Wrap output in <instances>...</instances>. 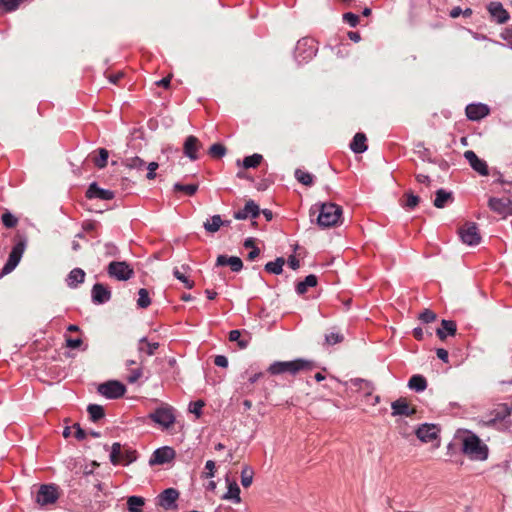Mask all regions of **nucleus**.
<instances>
[{
  "label": "nucleus",
  "instance_id": "obj_53",
  "mask_svg": "<svg viewBox=\"0 0 512 512\" xmlns=\"http://www.w3.org/2000/svg\"><path fill=\"white\" fill-rule=\"evenodd\" d=\"M136 451L127 449L124 452H122L121 460L124 461L126 465L134 462L136 460Z\"/></svg>",
  "mask_w": 512,
  "mask_h": 512
},
{
  "label": "nucleus",
  "instance_id": "obj_5",
  "mask_svg": "<svg viewBox=\"0 0 512 512\" xmlns=\"http://www.w3.org/2000/svg\"><path fill=\"white\" fill-rule=\"evenodd\" d=\"M461 241L469 246L478 245L481 242V235L476 223L466 222L458 229Z\"/></svg>",
  "mask_w": 512,
  "mask_h": 512
},
{
  "label": "nucleus",
  "instance_id": "obj_44",
  "mask_svg": "<svg viewBox=\"0 0 512 512\" xmlns=\"http://www.w3.org/2000/svg\"><path fill=\"white\" fill-rule=\"evenodd\" d=\"M138 295L139 297L137 300V305L143 309L147 308L151 304L148 290L145 288H141L138 292Z\"/></svg>",
  "mask_w": 512,
  "mask_h": 512
},
{
  "label": "nucleus",
  "instance_id": "obj_19",
  "mask_svg": "<svg viewBox=\"0 0 512 512\" xmlns=\"http://www.w3.org/2000/svg\"><path fill=\"white\" fill-rule=\"evenodd\" d=\"M487 9L497 23L504 24L506 23L510 16L506 9H504L503 5L500 2H490L487 6Z\"/></svg>",
  "mask_w": 512,
  "mask_h": 512
},
{
  "label": "nucleus",
  "instance_id": "obj_60",
  "mask_svg": "<svg viewBox=\"0 0 512 512\" xmlns=\"http://www.w3.org/2000/svg\"><path fill=\"white\" fill-rule=\"evenodd\" d=\"M437 357L441 359L443 362L448 363L449 355L448 351L444 348H438L436 350Z\"/></svg>",
  "mask_w": 512,
  "mask_h": 512
},
{
  "label": "nucleus",
  "instance_id": "obj_24",
  "mask_svg": "<svg viewBox=\"0 0 512 512\" xmlns=\"http://www.w3.org/2000/svg\"><path fill=\"white\" fill-rule=\"evenodd\" d=\"M456 331L457 325L454 321L443 319L441 321V327L436 330V335L440 340H445L447 336H454Z\"/></svg>",
  "mask_w": 512,
  "mask_h": 512
},
{
  "label": "nucleus",
  "instance_id": "obj_57",
  "mask_svg": "<svg viewBox=\"0 0 512 512\" xmlns=\"http://www.w3.org/2000/svg\"><path fill=\"white\" fill-rule=\"evenodd\" d=\"M158 166L159 165H158L157 162H150L148 164V166H147L148 172H147V175H146L147 179L152 180V179H154L156 177L155 171L157 170Z\"/></svg>",
  "mask_w": 512,
  "mask_h": 512
},
{
  "label": "nucleus",
  "instance_id": "obj_7",
  "mask_svg": "<svg viewBox=\"0 0 512 512\" xmlns=\"http://www.w3.org/2000/svg\"><path fill=\"white\" fill-rule=\"evenodd\" d=\"M98 392L108 399H118L126 392V387L119 381L111 380L98 386Z\"/></svg>",
  "mask_w": 512,
  "mask_h": 512
},
{
  "label": "nucleus",
  "instance_id": "obj_39",
  "mask_svg": "<svg viewBox=\"0 0 512 512\" xmlns=\"http://www.w3.org/2000/svg\"><path fill=\"white\" fill-rule=\"evenodd\" d=\"M295 178L305 186H311L313 184V175L302 170L296 169Z\"/></svg>",
  "mask_w": 512,
  "mask_h": 512
},
{
  "label": "nucleus",
  "instance_id": "obj_35",
  "mask_svg": "<svg viewBox=\"0 0 512 512\" xmlns=\"http://www.w3.org/2000/svg\"><path fill=\"white\" fill-rule=\"evenodd\" d=\"M144 498L140 496H130L127 499L128 510L130 512H142V506L144 505Z\"/></svg>",
  "mask_w": 512,
  "mask_h": 512
},
{
  "label": "nucleus",
  "instance_id": "obj_51",
  "mask_svg": "<svg viewBox=\"0 0 512 512\" xmlns=\"http://www.w3.org/2000/svg\"><path fill=\"white\" fill-rule=\"evenodd\" d=\"M437 318V315L435 312H433L432 310H429V309H425L422 313H420L419 315V319L423 322V323H431L433 321H435Z\"/></svg>",
  "mask_w": 512,
  "mask_h": 512
},
{
  "label": "nucleus",
  "instance_id": "obj_17",
  "mask_svg": "<svg viewBox=\"0 0 512 512\" xmlns=\"http://www.w3.org/2000/svg\"><path fill=\"white\" fill-rule=\"evenodd\" d=\"M439 428L434 424H422L416 430V436L422 442H430L438 437Z\"/></svg>",
  "mask_w": 512,
  "mask_h": 512
},
{
  "label": "nucleus",
  "instance_id": "obj_59",
  "mask_svg": "<svg viewBox=\"0 0 512 512\" xmlns=\"http://www.w3.org/2000/svg\"><path fill=\"white\" fill-rule=\"evenodd\" d=\"M214 364L218 367L226 368L228 366V359L224 355H217L214 359Z\"/></svg>",
  "mask_w": 512,
  "mask_h": 512
},
{
  "label": "nucleus",
  "instance_id": "obj_4",
  "mask_svg": "<svg viewBox=\"0 0 512 512\" xmlns=\"http://www.w3.org/2000/svg\"><path fill=\"white\" fill-rule=\"evenodd\" d=\"M26 248V240L21 238L12 248L8 260L5 263L1 276L11 273L19 264Z\"/></svg>",
  "mask_w": 512,
  "mask_h": 512
},
{
  "label": "nucleus",
  "instance_id": "obj_52",
  "mask_svg": "<svg viewBox=\"0 0 512 512\" xmlns=\"http://www.w3.org/2000/svg\"><path fill=\"white\" fill-rule=\"evenodd\" d=\"M511 414V409L506 405H503L499 411H497L495 418L490 423H495L497 420H503Z\"/></svg>",
  "mask_w": 512,
  "mask_h": 512
},
{
  "label": "nucleus",
  "instance_id": "obj_1",
  "mask_svg": "<svg viewBox=\"0 0 512 512\" xmlns=\"http://www.w3.org/2000/svg\"><path fill=\"white\" fill-rule=\"evenodd\" d=\"M314 368H316V363L313 360L298 358L292 361H276L269 366L268 372L272 375L288 373L295 376Z\"/></svg>",
  "mask_w": 512,
  "mask_h": 512
},
{
  "label": "nucleus",
  "instance_id": "obj_36",
  "mask_svg": "<svg viewBox=\"0 0 512 512\" xmlns=\"http://www.w3.org/2000/svg\"><path fill=\"white\" fill-rule=\"evenodd\" d=\"M353 385L357 386L359 390L363 391L365 396H370L374 390L372 382L365 379L357 378L353 380Z\"/></svg>",
  "mask_w": 512,
  "mask_h": 512
},
{
  "label": "nucleus",
  "instance_id": "obj_38",
  "mask_svg": "<svg viewBox=\"0 0 512 512\" xmlns=\"http://www.w3.org/2000/svg\"><path fill=\"white\" fill-rule=\"evenodd\" d=\"M254 476V471L249 466H244L241 471V484L243 487L247 488L252 484Z\"/></svg>",
  "mask_w": 512,
  "mask_h": 512
},
{
  "label": "nucleus",
  "instance_id": "obj_20",
  "mask_svg": "<svg viewBox=\"0 0 512 512\" xmlns=\"http://www.w3.org/2000/svg\"><path fill=\"white\" fill-rule=\"evenodd\" d=\"M179 497V492L174 488L165 489L159 496V505L168 510L175 507V502Z\"/></svg>",
  "mask_w": 512,
  "mask_h": 512
},
{
  "label": "nucleus",
  "instance_id": "obj_58",
  "mask_svg": "<svg viewBox=\"0 0 512 512\" xmlns=\"http://www.w3.org/2000/svg\"><path fill=\"white\" fill-rule=\"evenodd\" d=\"M82 340L80 338H76V339H73V338H67L66 339V346L71 348V349H77L79 348L81 345H82Z\"/></svg>",
  "mask_w": 512,
  "mask_h": 512
},
{
  "label": "nucleus",
  "instance_id": "obj_64",
  "mask_svg": "<svg viewBox=\"0 0 512 512\" xmlns=\"http://www.w3.org/2000/svg\"><path fill=\"white\" fill-rule=\"evenodd\" d=\"M124 76L123 72H117L115 74H111L108 76V79L111 83L117 84L118 81Z\"/></svg>",
  "mask_w": 512,
  "mask_h": 512
},
{
  "label": "nucleus",
  "instance_id": "obj_48",
  "mask_svg": "<svg viewBox=\"0 0 512 512\" xmlns=\"http://www.w3.org/2000/svg\"><path fill=\"white\" fill-rule=\"evenodd\" d=\"M343 339V335L338 332H330L325 336V341L328 345H335L341 343Z\"/></svg>",
  "mask_w": 512,
  "mask_h": 512
},
{
  "label": "nucleus",
  "instance_id": "obj_8",
  "mask_svg": "<svg viewBox=\"0 0 512 512\" xmlns=\"http://www.w3.org/2000/svg\"><path fill=\"white\" fill-rule=\"evenodd\" d=\"M107 272L111 277L116 278L120 281L129 280L133 275L134 271L130 265L125 262L113 261L108 265Z\"/></svg>",
  "mask_w": 512,
  "mask_h": 512
},
{
  "label": "nucleus",
  "instance_id": "obj_27",
  "mask_svg": "<svg viewBox=\"0 0 512 512\" xmlns=\"http://www.w3.org/2000/svg\"><path fill=\"white\" fill-rule=\"evenodd\" d=\"M317 285V277L313 274H310L305 277L303 281H300L296 285V292L299 295H303L307 292L308 288L314 287Z\"/></svg>",
  "mask_w": 512,
  "mask_h": 512
},
{
  "label": "nucleus",
  "instance_id": "obj_61",
  "mask_svg": "<svg viewBox=\"0 0 512 512\" xmlns=\"http://www.w3.org/2000/svg\"><path fill=\"white\" fill-rule=\"evenodd\" d=\"M74 428L76 429L75 431V437L78 439V440H83L85 439L86 437V432L80 427L79 424H75L74 425Z\"/></svg>",
  "mask_w": 512,
  "mask_h": 512
},
{
  "label": "nucleus",
  "instance_id": "obj_56",
  "mask_svg": "<svg viewBox=\"0 0 512 512\" xmlns=\"http://www.w3.org/2000/svg\"><path fill=\"white\" fill-rule=\"evenodd\" d=\"M141 376H142L141 368L131 369L130 374L127 377V381L129 383H135L136 381H138L141 378Z\"/></svg>",
  "mask_w": 512,
  "mask_h": 512
},
{
  "label": "nucleus",
  "instance_id": "obj_28",
  "mask_svg": "<svg viewBox=\"0 0 512 512\" xmlns=\"http://www.w3.org/2000/svg\"><path fill=\"white\" fill-rule=\"evenodd\" d=\"M158 342H148L146 337H143L139 340L138 351L139 353H145L148 356H152L155 351L158 349Z\"/></svg>",
  "mask_w": 512,
  "mask_h": 512
},
{
  "label": "nucleus",
  "instance_id": "obj_41",
  "mask_svg": "<svg viewBox=\"0 0 512 512\" xmlns=\"http://www.w3.org/2000/svg\"><path fill=\"white\" fill-rule=\"evenodd\" d=\"M122 457V446L120 443L115 442L112 444L111 452H110V461L112 464L116 465L120 463Z\"/></svg>",
  "mask_w": 512,
  "mask_h": 512
},
{
  "label": "nucleus",
  "instance_id": "obj_16",
  "mask_svg": "<svg viewBox=\"0 0 512 512\" xmlns=\"http://www.w3.org/2000/svg\"><path fill=\"white\" fill-rule=\"evenodd\" d=\"M202 147L199 139L193 135L188 136L183 144V153L190 160L195 161L198 159L197 152Z\"/></svg>",
  "mask_w": 512,
  "mask_h": 512
},
{
  "label": "nucleus",
  "instance_id": "obj_43",
  "mask_svg": "<svg viewBox=\"0 0 512 512\" xmlns=\"http://www.w3.org/2000/svg\"><path fill=\"white\" fill-rule=\"evenodd\" d=\"M98 151L99 156L94 159V164L96 167L102 169L105 168L107 165L109 152L105 148H100Z\"/></svg>",
  "mask_w": 512,
  "mask_h": 512
},
{
  "label": "nucleus",
  "instance_id": "obj_6",
  "mask_svg": "<svg viewBox=\"0 0 512 512\" xmlns=\"http://www.w3.org/2000/svg\"><path fill=\"white\" fill-rule=\"evenodd\" d=\"M317 48L315 41L311 38L300 39L295 48V57L299 61H307L316 54Z\"/></svg>",
  "mask_w": 512,
  "mask_h": 512
},
{
  "label": "nucleus",
  "instance_id": "obj_49",
  "mask_svg": "<svg viewBox=\"0 0 512 512\" xmlns=\"http://www.w3.org/2000/svg\"><path fill=\"white\" fill-rule=\"evenodd\" d=\"M405 196L407 200L406 203L404 204V207H406L407 209H414L419 204L420 198L417 195L407 192L405 193Z\"/></svg>",
  "mask_w": 512,
  "mask_h": 512
},
{
  "label": "nucleus",
  "instance_id": "obj_29",
  "mask_svg": "<svg viewBox=\"0 0 512 512\" xmlns=\"http://www.w3.org/2000/svg\"><path fill=\"white\" fill-rule=\"evenodd\" d=\"M453 196L451 192H447L444 189L436 191V197L434 199V206L436 208H444L448 201H452Z\"/></svg>",
  "mask_w": 512,
  "mask_h": 512
},
{
  "label": "nucleus",
  "instance_id": "obj_21",
  "mask_svg": "<svg viewBox=\"0 0 512 512\" xmlns=\"http://www.w3.org/2000/svg\"><path fill=\"white\" fill-rule=\"evenodd\" d=\"M111 299V291L105 285L96 283L92 287V301L96 304H103Z\"/></svg>",
  "mask_w": 512,
  "mask_h": 512
},
{
  "label": "nucleus",
  "instance_id": "obj_14",
  "mask_svg": "<svg viewBox=\"0 0 512 512\" xmlns=\"http://www.w3.org/2000/svg\"><path fill=\"white\" fill-rule=\"evenodd\" d=\"M464 158L468 161L473 170L478 172L482 176L489 174L487 163L480 159L474 151L467 150L464 152Z\"/></svg>",
  "mask_w": 512,
  "mask_h": 512
},
{
  "label": "nucleus",
  "instance_id": "obj_3",
  "mask_svg": "<svg viewBox=\"0 0 512 512\" xmlns=\"http://www.w3.org/2000/svg\"><path fill=\"white\" fill-rule=\"evenodd\" d=\"M342 208L335 203H323L320 206L317 223L320 227L329 228L341 223Z\"/></svg>",
  "mask_w": 512,
  "mask_h": 512
},
{
  "label": "nucleus",
  "instance_id": "obj_31",
  "mask_svg": "<svg viewBox=\"0 0 512 512\" xmlns=\"http://www.w3.org/2000/svg\"><path fill=\"white\" fill-rule=\"evenodd\" d=\"M223 224H225V222H223V220L221 219V216L214 215L211 217L210 220H207L206 222H204L203 226L207 232L216 233Z\"/></svg>",
  "mask_w": 512,
  "mask_h": 512
},
{
  "label": "nucleus",
  "instance_id": "obj_18",
  "mask_svg": "<svg viewBox=\"0 0 512 512\" xmlns=\"http://www.w3.org/2000/svg\"><path fill=\"white\" fill-rule=\"evenodd\" d=\"M260 212L259 206L253 200H248L243 209L234 213V218L237 220H245L249 217L255 219Z\"/></svg>",
  "mask_w": 512,
  "mask_h": 512
},
{
  "label": "nucleus",
  "instance_id": "obj_42",
  "mask_svg": "<svg viewBox=\"0 0 512 512\" xmlns=\"http://www.w3.org/2000/svg\"><path fill=\"white\" fill-rule=\"evenodd\" d=\"M198 190L197 184H181V183H175L174 184V191L184 192L189 196L194 195Z\"/></svg>",
  "mask_w": 512,
  "mask_h": 512
},
{
  "label": "nucleus",
  "instance_id": "obj_62",
  "mask_svg": "<svg viewBox=\"0 0 512 512\" xmlns=\"http://www.w3.org/2000/svg\"><path fill=\"white\" fill-rule=\"evenodd\" d=\"M288 265H289L293 270H297V269L300 267V262H299V260H298L294 255H291V256L288 258Z\"/></svg>",
  "mask_w": 512,
  "mask_h": 512
},
{
  "label": "nucleus",
  "instance_id": "obj_11",
  "mask_svg": "<svg viewBox=\"0 0 512 512\" xmlns=\"http://www.w3.org/2000/svg\"><path fill=\"white\" fill-rule=\"evenodd\" d=\"M488 206L493 212L503 217L512 215V200L508 198L491 197L488 201Z\"/></svg>",
  "mask_w": 512,
  "mask_h": 512
},
{
  "label": "nucleus",
  "instance_id": "obj_30",
  "mask_svg": "<svg viewBox=\"0 0 512 512\" xmlns=\"http://www.w3.org/2000/svg\"><path fill=\"white\" fill-rule=\"evenodd\" d=\"M408 387L416 392H421L426 389L427 381L422 375H413L409 379Z\"/></svg>",
  "mask_w": 512,
  "mask_h": 512
},
{
  "label": "nucleus",
  "instance_id": "obj_13",
  "mask_svg": "<svg viewBox=\"0 0 512 512\" xmlns=\"http://www.w3.org/2000/svg\"><path fill=\"white\" fill-rule=\"evenodd\" d=\"M175 457V451L173 448L165 446L158 448L154 451L152 457L149 460L150 465L165 464L170 462Z\"/></svg>",
  "mask_w": 512,
  "mask_h": 512
},
{
  "label": "nucleus",
  "instance_id": "obj_10",
  "mask_svg": "<svg viewBox=\"0 0 512 512\" xmlns=\"http://www.w3.org/2000/svg\"><path fill=\"white\" fill-rule=\"evenodd\" d=\"M149 417L164 428H169L175 422V415L171 407L158 408Z\"/></svg>",
  "mask_w": 512,
  "mask_h": 512
},
{
  "label": "nucleus",
  "instance_id": "obj_9",
  "mask_svg": "<svg viewBox=\"0 0 512 512\" xmlns=\"http://www.w3.org/2000/svg\"><path fill=\"white\" fill-rule=\"evenodd\" d=\"M58 498L59 493L57 487L53 484H44L40 486L37 492L36 502L40 506H46L55 503Z\"/></svg>",
  "mask_w": 512,
  "mask_h": 512
},
{
  "label": "nucleus",
  "instance_id": "obj_12",
  "mask_svg": "<svg viewBox=\"0 0 512 512\" xmlns=\"http://www.w3.org/2000/svg\"><path fill=\"white\" fill-rule=\"evenodd\" d=\"M392 416H412L416 413V409L412 407L408 400L404 397L393 401L391 403Z\"/></svg>",
  "mask_w": 512,
  "mask_h": 512
},
{
  "label": "nucleus",
  "instance_id": "obj_47",
  "mask_svg": "<svg viewBox=\"0 0 512 512\" xmlns=\"http://www.w3.org/2000/svg\"><path fill=\"white\" fill-rule=\"evenodd\" d=\"M173 275L181 281L186 288L192 289L194 287V282L189 280L184 273H182L178 268H174Z\"/></svg>",
  "mask_w": 512,
  "mask_h": 512
},
{
  "label": "nucleus",
  "instance_id": "obj_22",
  "mask_svg": "<svg viewBox=\"0 0 512 512\" xmlns=\"http://www.w3.org/2000/svg\"><path fill=\"white\" fill-rule=\"evenodd\" d=\"M86 197L89 199L98 198L101 200H112L114 198V192L98 187L96 183L89 185L86 191Z\"/></svg>",
  "mask_w": 512,
  "mask_h": 512
},
{
  "label": "nucleus",
  "instance_id": "obj_26",
  "mask_svg": "<svg viewBox=\"0 0 512 512\" xmlns=\"http://www.w3.org/2000/svg\"><path fill=\"white\" fill-rule=\"evenodd\" d=\"M85 272L81 268H74L70 271L68 277H67V285L71 288L77 287L78 284H81L84 282L85 279Z\"/></svg>",
  "mask_w": 512,
  "mask_h": 512
},
{
  "label": "nucleus",
  "instance_id": "obj_37",
  "mask_svg": "<svg viewBox=\"0 0 512 512\" xmlns=\"http://www.w3.org/2000/svg\"><path fill=\"white\" fill-rule=\"evenodd\" d=\"M262 160V155L255 153L251 156L245 157L242 161V165L245 169L255 168L261 163Z\"/></svg>",
  "mask_w": 512,
  "mask_h": 512
},
{
  "label": "nucleus",
  "instance_id": "obj_55",
  "mask_svg": "<svg viewBox=\"0 0 512 512\" xmlns=\"http://www.w3.org/2000/svg\"><path fill=\"white\" fill-rule=\"evenodd\" d=\"M205 469L207 470L203 473L204 478H212L215 475V462L212 460H208L205 464Z\"/></svg>",
  "mask_w": 512,
  "mask_h": 512
},
{
  "label": "nucleus",
  "instance_id": "obj_63",
  "mask_svg": "<svg viewBox=\"0 0 512 512\" xmlns=\"http://www.w3.org/2000/svg\"><path fill=\"white\" fill-rule=\"evenodd\" d=\"M241 338V332L239 330H232L229 333V340L231 342H238Z\"/></svg>",
  "mask_w": 512,
  "mask_h": 512
},
{
  "label": "nucleus",
  "instance_id": "obj_33",
  "mask_svg": "<svg viewBox=\"0 0 512 512\" xmlns=\"http://www.w3.org/2000/svg\"><path fill=\"white\" fill-rule=\"evenodd\" d=\"M90 420L97 422L105 416L104 408L98 404H90L87 407Z\"/></svg>",
  "mask_w": 512,
  "mask_h": 512
},
{
  "label": "nucleus",
  "instance_id": "obj_34",
  "mask_svg": "<svg viewBox=\"0 0 512 512\" xmlns=\"http://www.w3.org/2000/svg\"><path fill=\"white\" fill-rule=\"evenodd\" d=\"M284 264H285L284 258L278 257L275 261L268 262L265 265V270L268 273L279 275L283 271Z\"/></svg>",
  "mask_w": 512,
  "mask_h": 512
},
{
  "label": "nucleus",
  "instance_id": "obj_45",
  "mask_svg": "<svg viewBox=\"0 0 512 512\" xmlns=\"http://www.w3.org/2000/svg\"><path fill=\"white\" fill-rule=\"evenodd\" d=\"M1 219L6 228H13L18 223V219L10 212L3 213Z\"/></svg>",
  "mask_w": 512,
  "mask_h": 512
},
{
  "label": "nucleus",
  "instance_id": "obj_23",
  "mask_svg": "<svg viewBox=\"0 0 512 512\" xmlns=\"http://www.w3.org/2000/svg\"><path fill=\"white\" fill-rule=\"evenodd\" d=\"M217 266H230L233 272H239L243 268L242 260L237 256L219 255L216 260Z\"/></svg>",
  "mask_w": 512,
  "mask_h": 512
},
{
  "label": "nucleus",
  "instance_id": "obj_32",
  "mask_svg": "<svg viewBox=\"0 0 512 512\" xmlns=\"http://www.w3.org/2000/svg\"><path fill=\"white\" fill-rule=\"evenodd\" d=\"M223 499L234 500L236 503H240V488L236 482L228 483V491L224 494Z\"/></svg>",
  "mask_w": 512,
  "mask_h": 512
},
{
  "label": "nucleus",
  "instance_id": "obj_25",
  "mask_svg": "<svg viewBox=\"0 0 512 512\" xmlns=\"http://www.w3.org/2000/svg\"><path fill=\"white\" fill-rule=\"evenodd\" d=\"M367 138L364 133H356L352 142L350 143V148L354 153L360 154L367 150L366 145Z\"/></svg>",
  "mask_w": 512,
  "mask_h": 512
},
{
  "label": "nucleus",
  "instance_id": "obj_40",
  "mask_svg": "<svg viewBox=\"0 0 512 512\" xmlns=\"http://www.w3.org/2000/svg\"><path fill=\"white\" fill-rule=\"evenodd\" d=\"M227 152L226 147L221 143H214L210 146L208 153L212 158H222Z\"/></svg>",
  "mask_w": 512,
  "mask_h": 512
},
{
  "label": "nucleus",
  "instance_id": "obj_54",
  "mask_svg": "<svg viewBox=\"0 0 512 512\" xmlns=\"http://www.w3.org/2000/svg\"><path fill=\"white\" fill-rule=\"evenodd\" d=\"M343 20L351 27H356L359 23V16L354 13L347 12L343 15Z\"/></svg>",
  "mask_w": 512,
  "mask_h": 512
},
{
  "label": "nucleus",
  "instance_id": "obj_50",
  "mask_svg": "<svg viewBox=\"0 0 512 512\" xmlns=\"http://www.w3.org/2000/svg\"><path fill=\"white\" fill-rule=\"evenodd\" d=\"M205 403L203 400H197L195 402L190 403L189 405V411L196 415L197 418H199L202 414V408L204 407Z\"/></svg>",
  "mask_w": 512,
  "mask_h": 512
},
{
  "label": "nucleus",
  "instance_id": "obj_15",
  "mask_svg": "<svg viewBox=\"0 0 512 512\" xmlns=\"http://www.w3.org/2000/svg\"><path fill=\"white\" fill-rule=\"evenodd\" d=\"M465 113L469 120L479 121L490 113V109L486 104L473 103L466 106Z\"/></svg>",
  "mask_w": 512,
  "mask_h": 512
},
{
  "label": "nucleus",
  "instance_id": "obj_46",
  "mask_svg": "<svg viewBox=\"0 0 512 512\" xmlns=\"http://www.w3.org/2000/svg\"><path fill=\"white\" fill-rule=\"evenodd\" d=\"M125 166L130 169L141 170L145 166V162L139 157H133L126 159Z\"/></svg>",
  "mask_w": 512,
  "mask_h": 512
},
{
  "label": "nucleus",
  "instance_id": "obj_2",
  "mask_svg": "<svg viewBox=\"0 0 512 512\" xmlns=\"http://www.w3.org/2000/svg\"><path fill=\"white\" fill-rule=\"evenodd\" d=\"M462 452L472 460L484 461L489 449L476 434L469 432L462 440Z\"/></svg>",
  "mask_w": 512,
  "mask_h": 512
}]
</instances>
